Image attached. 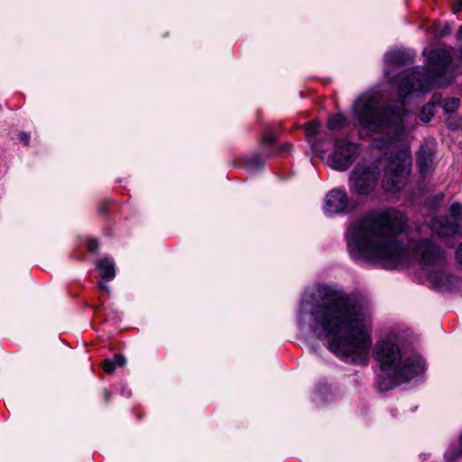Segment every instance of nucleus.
<instances>
[{"label": "nucleus", "instance_id": "obj_7", "mask_svg": "<svg viewBox=\"0 0 462 462\" xmlns=\"http://www.w3.org/2000/svg\"><path fill=\"white\" fill-rule=\"evenodd\" d=\"M414 254L425 269L429 270V279L436 287L446 286L452 277L446 272L444 252L430 240H423L414 245Z\"/></svg>", "mask_w": 462, "mask_h": 462}, {"label": "nucleus", "instance_id": "obj_9", "mask_svg": "<svg viewBox=\"0 0 462 462\" xmlns=\"http://www.w3.org/2000/svg\"><path fill=\"white\" fill-rule=\"evenodd\" d=\"M449 212L453 221H449L447 218H434L432 222V229L440 236H448L457 233H460V230L454 223L462 213V205L459 203H453L450 206Z\"/></svg>", "mask_w": 462, "mask_h": 462}, {"label": "nucleus", "instance_id": "obj_3", "mask_svg": "<svg viewBox=\"0 0 462 462\" xmlns=\"http://www.w3.org/2000/svg\"><path fill=\"white\" fill-rule=\"evenodd\" d=\"M411 154L407 149H401L394 155L382 158L372 164L359 162L354 168L349 178L351 191L360 195L371 193L378 181L380 171H383L382 185L386 191L399 190L405 177L410 173Z\"/></svg>", "mask_w": 462, "mask_h": 462}, {"label": "nucleus", "instance_id": "obj_1", "mask_svg": "<svg viewBox=\"0 0 462 462\" xmlns=\"http://www.w3.org/2000/svg\"><path fill=\"white\" fill-rule=\"evenodd\" d=\"M298 323L321 340L341 359L361 364L372 346V316L365 299L328 286L305 292Z\"/></svg>", "mask_w": 462, "mask_h": 462}, {"label": "nucleus", "instance_id": "obj_4", "mask_svg": "<svg viewBox=\"0 0 462 462\" xmlns=\"http://www.w3.org/2000/svg\"><path fill=\"white\" fill-rule=\"evenodd\" d=\"M352 112L355 125L369 133L383 132L391 127L398 129L407 116L402 100L382 107L378 97L372 93L359 96L353 105Z\"/></svg>", "mask_w": 462, "mask_h": 462}, {"label": "nucleus", "instance_id": "obj_21", "mask_svg": "<svg viewBox=\"0 0 462 462\" xmlns=\"http://www.w3.org/2000/svg\"><path fill=\"white\" fill-rule=\"evenodd\" d=\"M29 139H30V137H29L28 134L23 133V132L19 134V140L21 142H23L25 145H27L29 143Z\"/></svg>", "mask_w": 462, "mask_h": 462}, {"label": "nucleus", "instance_id": "obj_24", "mask_svg": "<svg viewBox=\"0 0 462 462\" xmlns=\"http://www.w3.org/2000/svg\"><path fill=\"white\" fill-rule=\"evenodd\" d=\"M264 140L267 143H273L274 142V135L273 134H265Z\"/></svg>", "mask_w": 462, "mask_h": 462}, {"label": "nucleus", "instance_id": "obj_17", "mask_svg": "<svg viewBox=\"0 0 462 462\" xmlns=\"http://www.w3.org/2000/svg\"><path fill=\"white\" fill-rule=\"evenodd\" d=\"M433 116V105L427 104L421 109L420 119L421 121L427 123L430 122Z\"/></svg>", "mask_w": 462, "mask_h": 462}, {"label": "nucleus", "instance_id": "obj_12", "mask_svg": "<svg viewBox=\"0 0 462 462\" xmlns=\"http://www.w3.org/2000/svg\"><path fill=\"white\" fill-rule=\"evenodd\" d=\"M433 162V154L430 150L420 149L418 152V164L422 174L430 171Z\"/></svg>", "mask_w": 462, "mask_h": 462}, {"label": "nucleus", "instance_id": "obj_23", "mask_svg": "<svg viewBox=\"0 0 462 462\" xmlns=\"http://www.w3.org/2000/svg\"><path fill=\"white\" fill-rule=\"evenodd\" d=\"M456 256H457V261L460 263H462V244L458 246L457 253H456Z\"/></svg>", "mask_w": 462, "mask_h": 462}, {"label": "nucleus", "instance_id": "obj_5", "mask_svg": "<svg viewBox=\"0 0 462 462\" xmlns=\"http://www.w3.org/2000/svg\"><path fill=\"white\" fill-rule=\"evenodd\" d=\"M374 355L382 372L391 381L384 388L409 381L424 370V362L420 357L403 358L392 337H386L375 344Z\"/></svg>", "mask_w": 462, "mask_h": 462}, {"label": "nucleus", "instance_id": "obj_15", "mask_svg": "<svg viewBox=\"0 0 462 462\" xmlns=\"http://www.w3.org/2000/svg\"><path fill=\"white\" fill-rule=\"evenodd\" d=\"M386 64H402V54L400 51H390L384 55Z\"/></svg>", "mask_w": 462, "mask_h": 462}, {"label": "nucleus", "instance_id": "obj_8", "mask_svg": "<svg viewBox=\"0 0 462 462\" xmlns=\"http://www.w3.org/2000/svg\"><path fill=\"white\" fill-rule=\"evenodd\" d=\"M358 153V147L346 140L335 142V151L331 157V165L338 171L346 170Z\"/></svg>", "mask_w": 462, "mask_h": 462}, {"label": "nucleus", "instance_id": "obj_19", "mask_svg": "<svg viewBox=\"0 0 462 462\" xmlns=\"http://www.w3.org/2000/svg\"><path fill=\"white\" fill-rule=\"evenodd\" d=\"M265 161L259 154H254L250 158V163L254 167H261L264 164Z\"/></svg>", "mask_w": 462, "mask_h": 462}, {"label": "nucleus", "instance_id": "obj_26", "mask_svg": "<svg viewBox=\"0 0 462 462\" xmlns=\"http://www.w3.org/2000/svg\"><path fill=\"white\" fill-rule=\"evenodd\" d=\"M449 32H450V28L448 26H446L445 29L441 32H439V36L442 37L445 34L449 33Z\"/></svg>", "mask_w": 462, "mask_h": 462}, {"label": "nucleus", "instance_id": "obj_27", "mask_svg": "<svg viewBox=\"0 0 462 462\" xmlns=\"http://www.w3.org/2000/svg\"><path fill=\"white\" fill-rule=\"evenodd\" d=\"M457 38L462 39V26L460 27L459 31L457 32Z\"/></svg>", "mask_w": 462, "mask_h": 462}, {"label": "nucleus", "instance_id": "obj_16", "mask_svg": "<svg viewBox=\"0 0 462 462\" xmlns=\"http://www.w3.org/2000/svg\"><path fill=\"white\" fill-rule=\"evenodd\" d=\"M458 106L459 99L457 97L445 99L441 104L442 108L448 113L454 112L458 107Z\"/></svg>", "mask_w": 462, "mask_h": 462}, {"label": "nucleus", "instance_id": "obj_11", "mask_svg": "<svg viewBox=\"0 0 462 462\" xmlns=\"http://www.w3.org/2000/svg\"><path fill=\"white\" fill-rule=\"evenodd\" d=\"M97 268L103 279L112 280L116 276L115 263L109 258L100 260L97 264Z\"/></svg>", "mask_w": 462, "mask_h": 462}, {"label": "nucleus", "instance_id": "obj_20", "mask_svg": "<svg viewBox=\"0 0 462 462\" xmlns=\"http://www.w3.org/2000/svg\"><path fill=\"white\" fill-rule=\"evenodd\" d=\"M99 244L97 240L91 239L88 241V249L89 251L96 253L98 249Z\"/></svg>", "mask_w": 462, "mask_h": 462}, {"label": "nucleus", "instance_id": "obj_2", "mask_svg": "<svg viewBox=\"0 0 462 462\" xmlns=\"http://www.w3.org/2000/svg\"><path fill=\"white\" fill-rule=\"evenodd\" d=\"M406 217L393 208L374 212L357 219L347 229L346 240L352 258L395 268L408 257V248L399 239L405 231Z\"/></svg>", "mask_w": 462, "mask_h": 462}, {"label": "nucleus", "instance_id": "obj_6", "mask_svg": "<svg viewBox=\"0 0 462 462\" xmlns=\"http://www.w3.org/2000/svg\"><path fill=\"white\" fill-rule=\"evenodd\" d=\"M449 63L450 57L447 51H432L428 58L427 75L411 71L402 77L398 86L400 97H406L413 91L427 92L434 86L447 84L442 80V76L447 72Z\"/></svg>", "mask_w": 462, "mask_h": 462}, {"label": "nucleus", "instance_id": "obj_13", "mask_svg": "<svg viewBox=\"0 0 462 462\" xmlns=\"http://www.w3.org/2000/svg\"><path fill=\"white\" fill-rule=\"evenodd\" d=\"M126 359L123 355H116L113 359L104 361L103 369L108 374H112L116 367H122L125 365Z\"/></svg>", "mask_w": 462, "mask_h": 462}, {"label": "nucleus", "instance_id": "obj_10", "mask_svg": "<svg viewBox=\"0 0 462 462\" xmlns=\"http://www.w3.org/2000/svg\"><path fill=\"white\" fill-rule=\"evenodd\" d=\"M347 207L348 196L345 189H335L327 194L324 208L328 214L342 213Z\"/></svg>", "mask_w": 462, "mask_h": 462}, {"label": "nucleus", "instance_id": "obj_14", "mask_svg": "<svg viewBox=\"0 0 462 462\" xmlns=\"http://www.w3.org/2000/svg\"><path fill=\"white\" fill-rule=\"evenodd\" d=\"M347 124L346 117L339 113L330 116L328 122V128L333 131L342 130Z\"/></svg>", "mask_w": 462, "mask_h": 462}, {"label": "nucleus", "instance_id": "obj_18", "mask_svg": "<svg viewBox=\"0 0 462 462\" xmlns=\"http://www.w3.org/2000/svg\"><path fill=\"white\" fill-rule=\"evenodd\" d=\"M320 125L317 122H310L306 125V136L310 139L314 137L319 131Z\"/></svg>", "mask_w": 462, "mask_h": 462}, {"label": "nucleus", "instance_id": "obj_22", "mask_svg": "<svg viewBox=\"0 0 462 462\" xmlns=\"http://www.w3.org/2000/svg\"><path fill=\"white\" fill-rule=\"evenodd\" d=\"M462 9V0H457L454 5L453 11L454 13H457Z\"/></svg>", "mask_w": 462, "mask_h": 462}, {"label": "nucleus", "instance_id": "obj_28", "mask_svg": "<svg viewBox=\"0 0 462 462\" xmlns=\"http://www.w3.org/2000/svg\"><path fill=\"white\" fill-rule=\"evenodd\" d=\"M106 399L107 400L108 399V393L106 392Z\"/></svg>", "mask_w": 462, "mask_h": 462}, {"label": "nucleus", "instance_id": "obj_25", "mask_svg": "<svg viewBox=\"0 0 462 462\" xmlns=\"http://www.w3.org/2000/svg\"><path fill=\"white\" fill-rule=\"evenodd\" d=\"M98 287H99V289H101L103 291H109V286L106 283L99 282Z\"/></svg>", "mask_w": 462, "mask_h": 462}]
</instances>
